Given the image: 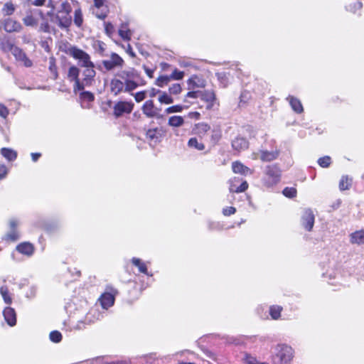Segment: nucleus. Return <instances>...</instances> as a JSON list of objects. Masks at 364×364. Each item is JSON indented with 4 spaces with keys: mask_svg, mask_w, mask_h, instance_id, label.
Segmentation results:
<instances>
[{
    "mask_svg": "<svg viewBox=\"0 0 364 364\" xmlns=\"http://www.w3.org/2000/svg\"><path fill=\"white\" fill-rule=\"evenodd\" d=\"M283 194L288 198H294L296 195V191L294 188L287 187L283 190Z\"/></svg>",
    "mask_w": 364,
    "mask_h": 364,
    "instance_id": "obj_46",
    "label": "nucleus"
},
{
    "mask_svg": "<svg viewBox=\"0 0 364 364\" xmlns=\"http://www.w3.org/2000/svg\"><path fill=\"white\" fill-rule=\"evenodd\" d=\"M158 100H159V102H161V104L168 105V104H171L173 102V99L169 95H168L166 92H162V91L160 93V95H159Z\"/></svg>",
    "mask_w": 364,
    "mask_h": 364,
    "instance_id": "obj_37",
    "label": "nucleus"
},
{
    "mask_svg": "<svg viewBox=\"0 0 364 364\" xmlns=\"http://www.w3.org/2000/svg\"><path fill=\"white\" fill-rule=\"evenodd\" d=\"M15 11L14 5L11 2H7L4 5L2 12L6 16H11Z\"/></svg>",
    "mask_w": 364,
    "mask_h": 364,
    "instance_id": "obj_40",
    "label": "nucleus"
},
{
    "mask_svg": "<svg viewBox=\"0 0 364 364\" xmlns=\"http://www.w3.org/2000/svg\"><path fill=\"white\" fill-rule=\"evenodd\" d=\"M1 153L4 158L10 161H14L17 157V153L11 149L2 148Z\"/></svg>",
    "mask_w": 364,
    "mask_h": 364,
    "instance_id": "obj_28",
    "label": "nucleus"
},
{
    "mask_svg": "<svg viewBox=\"0 0 364 364\" xmlns=\"http://www.w3.org/2000/svg\"><path fill=\"white\" fill-rule=\"evenodd\" d=\"M116 77L122 80L125 92H131L139 86L136 80L139 77V74L134 68L120 70L116 74Z\"/></svg>",
    "mask_w": 364,
    "mask_h": 364,
    "instance_id": "obj_3",
    "label": "nucleus"
},
{
    "mask_svg": "<svg viewBox=\"0 0 364 364\" xmlns=\"http://www.w3.org/2000/svg\"><path fill=\"white\" fill-rule=\"evenodd\" d=\"M282 307L278 305L271 306L269 308V314L272 319L277 320L281 316Z\"/></svg>",
    "mask_w": 364,
    "mask_h": 364,
    "instance_id": "obj_32",
    "label": "nucleus"
},
{
    "mask_svg": "<svg viewBox=\"0 0 364 364\" xmlns=\"http://www.w3.org/2000/svg\"><path fill=\"white\" fill-rule=\"evenodd\" d=\"M1 23L4 29L8 33L18 32L22 28L19 22L10 18L5 19Z\"/></svg>",
    "mask_w": 364,
    "mask_h": 364,
    "instance_id": "obj_13",
    "label": "nucleus"
},
{
    "mask_svg": "<svg viewBox=\"0 0 364 364\" xmlns=\"http://www.w3.org/2000/svg\"><path fill=\"white\" fill-rule=\"evenodd\" d=\"M146 138L155 143L159 141L160 134L156 129H149L146 132Z\"/></svg>",
    "mask_w": 364,
    "mask_h": 364,
    "instance_id": "obj_33",
    "label": "nucleus"
},
{
    "mask_svg": "<svg viewBox=\"0 0 364 364\" xmlns=\"http://www.w3.org/2000/svg\"><path fill=\"white\" fill-rule=\"evenodd\" d=\"M189 147L195 148L197 150L202 151L205 149L203 144L200 143L196 137L191 138L188 141Z\"/></svg>",
    "mask_w": 364,
    "mask_h": 364,
    "instance_id": "obj_35",
    "label": "nucleus"
},
{
    "mask_svg": "<svg viewBox=\"0 0 364 364\" xmlns=\"http://www.w3.org/2000/svg\"><path fill=\"white\" fill-rule=\"evenodd\" d=\"M161 91L160 90H156L154 88L151 89V90L149 92V96L151 97H155L157 94H160Z\"/></svg>",
    "mask_w": 364,
    "mask_h": 364,
    "instance_id": "obj_61",
    "label": "nucleus"
},
{
    "mask_svg": "<svg viewBox=\"0 0 364 364\" xmlns=\"http://www.w3.org/2000/svg\"><path fill=\"white\" fill-rule=\"evenodd\" d=\"M67 53L77 60L78 65L80 67L91 66L93 62L90 59V56L83 50L78 48L76 46H70L68 48Z\"/></svg>",
    "mask_w": 364,
    "mask_h": 364,
    "instance_id": "obj_4",
    "label": "nucleus"
},
{
    "mask_svg": "<svg viewBox=\"0 0 364 364\" xmlns=\"http://www.w3.org/2000/svg\"><path fill=\"white\" fill-rule=\"evenodd\" d=\"M104 4L103 0H95V5L97 8H100Z\"/></svg>",
    "mask_w": 364,
    "mask_h": 364,
    "instance_id": "obj_64",
    "label": "nucleus"
},
{
    "mask_svg": "<svg viewBox=\"0 0 364 364\" xmlns=\"http://www.w3.org/2000/svg\"><path fill=\"white\" fill-rule=\"evenodd\" d=\"M350 242L358 245L364 244V230H358L350 235Z\"/></svg>",
    "mask_w": 364,
    "mask_h": 364,
    "instance_id": "obj_23",
    "label": "nucleus"
},
{
    "mask_svg": "<svg viewBox=\"0 0 364 364\" xmlns=\"http://www.w3.org/2000/svg\"><path fill=\"white\" fill-rule=\"evenodd\" d=\"M40 30L45 33L50 32V26L48 22H43L40 26Z\"/></svg>",
    "mask_w": 364,
    "mask_h": 364,
    "instance_id": "obj_57",
    "label": "nucleus"
},
{
    "mask_svg": "<svg viewBox=\"0 0 364 364\" xmlns=\"http://www.w3.org/2000/svg\"><path fill=\"white\" fill-rule=\"evenodd\" d=\"M9 112L7 107H6L4 105L0 104V117L6 119L9 114Z\"/></svg>",
    "mask_w": 364,
    "mask_h": 364,
    "instance_id": "obj_54",
    "label": "nucleus"
},
{
    "mask_svg": "<svg viewBox=\"0 0 364 364\" xmlns=\"http://www.w3.org/2000/svg\"><path fill=\"white\" fill-rule=\"evenodd\" d=\"M232 168L234 173H240L244 176L252 173V171L250 168H249L247 166H245L240 161L233 162L232 164Z\"/></svg>",
    "mask_w": 364,
    "mask_h": 364,
    "instance_id": "obj_20",
    "label": "nucleus"
},
{
    "mask_svg": "<svg viewBox=\"0 0 364 364\" xmlns=\"http://www.w3.org/2000/svg\"><path fill=\"white\" fill-rule=\"evenodd\" d=\"M246 362L247 364H268L265 362H262V363L257 362L255 358L251 357V356H248L246 358Z\"/></svg>",
    "mask_w": 364,
    "mask_h": 364,
    "instance_id": "obj_56",
    "label": "nucleus"
},
{
    "mask_svg": "<svg viewBox=\"0 0 364 364\" xmlns=\"http://www.w3.org/2000/svg\"><path fill=\"white\" fill-rule=\"evenodd\" d=\"M210 127L206 123H198L196 125L195 132L197 134L203 135L209 131Z\"/></svg>",
    "mask_w": 364,
    "mask_h": 364,
    "instance_id": "obj_34",
    "label": "nucleus"
},
{
    "mask_svg": "<svg viewBox=\"0 0 364 364\" xmlns=\"http://www.w3.org/2000/svg\"><path fill=\"white\" fill-rule=\"evenodd\" d=\"M31 156L33 161L36 162L41 157V154L40 153H31Z\"/></svg>",
    "mask_w": 364,
    "mask_h": 364,
    "instance_id": "obj_62",
    "label": "nucleus"
},
{
    "mask_svg": "<svg viewBox=\"0 0 364 364\" xmlns=\"http://www.w3.org/2000/svg\"><path fill=\"white\" fill-rule=\"evenodd\" d=\"M352 185V178L348 176H343L339 182V189L341 191L348 190Z\"/></svg>",
    "mask_w": 364,
    "mask_h": 364,
    "instance_id": "obj_30",
    "label": "nucleus"
},
{
    "mask_svg": "<svg viewBox=\"0 0 364 364\" xmlns=\"http://www.w3.org/2000/svg\"><path fill=\"white\" fill-rule=\"evenodd\" d=\"M82 95L84 98L87 99L88 101H93L94 100V95L92 93L90 92H83L82 93Z\"/></svg>",
    "mask_w": 364,
    "mask_h": 364,
    "instance_id": "obj_58",
    "label": "nucleus"
},
{
    "mask_svg": "<svg viewBox=\"0 0 364 364\" xmlns=\"http://www.w3.org/2000/svg\"><path fill=\"white\" fill-rule=\"evenodd\" d=\"M331 163V159L330 156H326L320 158V166L326 168L329 166Z\"/></svg>",
    "mask_w": 364,
    "mask_h": 364,
    "instance_id": "obj_50",
    "label": "nucleus"
},
{
    "mask_svg": "<svg viewBox=\"0 0 364 364\" xmlns=\"http://www.w3.org/2000/svg\"><path fill=\"white\" fill-rule=\"evenodd\" d=\"M84 68L85 69L82 72L83 78L82 81H80V85L82 87V90L85 86H90L92 85L96 75V72L94 70V63L92 64L91 66L89 65L87 67H84Z\"/></svg>",
    "mask_w": 364,
    "mask_h": 364,
    "instance_id": "obj_8",
    "label": "nucleus"
},
{
    "mask_svg": "<svg viewBox=\"0 0 364 364\" xmlns=\"http://www.w3.org/2000/svg\"><path fill=\"white\" fill-rule=\"evenodd\" d=\"M20 224L18 219L12 218L9 220V230L4 236L3 239L6 241L14 242L19 239L20 235L16 228Z\"/></svg>",
    "mask_w": 364,
    "mask_h": 364,
    "instance_id": "obj_5",
    "label": "nucleus"
},
{
    "mask_svg": "<svg viewBox=\"0 0 364 364\" xmlns=\"http://www.w3.org/2000/svg\"><path fill=\"white\" fill-rule=\"evenodd\" d=\"M132 263L133 265L136 267L139 272L146 274L148 276H152L151 274H149L146 264L141 259L137 257H133L132 259Z\"/></svg>",
    "mask_w": 364,
    "mask_h": 364,
    "instance_id": "obj_24",
    "label": "nucleus"
},
{
    "mask_svg": "<svg viewBox=\"0 0 364 364\" xmlns=\"http://www.w3.org/2000/svg\"><path fill=\"white\" fill-rule=\"evenodd\" d=\"M200 100L206 103V109H212L216 102V96L213 90H203L200 94Z\"/></svg>",
    "mask_w": 364,
    "mask_h": 364,
    "instance_id": "obj_11",
    "label": "nucleus"
},
{
    "mask_svg": "<svg viewBox=\"0 0 364 364\" xmlns=\"http://www.w3.org/2000/svg\"><path fill=\"white\" fill-rule=\"evenodd\" d=\"M80 69L75 65L70 67L68 70V78L75 82L74 90H82V87L80 85V81L79 80Z\"/></svg>",
    "mask_w": 364,
    "mask_h": 364,
    "instance_id": "obj_12",
    "label": "nucleus"
},
{
    "mask_svg": "<svg viewBox=\"0 0 364 364\" xmlns=\"http://www.w3.org/2000/svg\"><path fill=\"white\" fill-rule=\"evenodd\" d=\"M16 250L28 257L31 256L34 252V247L30 242H21L16 246Z\"/></svg>",
    "mask_w": 364,
    "mask_h": 364,
    "instance_id": "obj_19",
    "label": "nucleus"
},
{
    "mask_svg": "<svg viewBox=\"0 0 364 364\" xmlns=\"http://www.w3.org/2000/svg\"><path fill=\"white\" fill-rule=\"evenodd\" d=\"M11 53L15 59L22 63L25 67L30 68L32 66V61L27 57L26 54L21 48L16 46L15 48H13Z\"/></svg>",
    "mask_w": 364,
    "mask_h": 364,
    "instance_id": "obj_10",
    "label": "nucleus"
},
{
    "mask_svg": "<svg viewBox=\"0 0 364 364\" xmlns=\"http://www.w3.org/2000/svg\"><path fill=\"white\" fill-rule=\"evenodd\" d=\"M282 170L277 164L267 165L263 169L262 185L266 188H272L280 182Z\"/></svg>",
    "mask_w": 364,
    "mask_h": 364,
    "instance_id": "obj_1",
    "label": "nucleus"
},
{
    "mask_svg": "<svg viewBox=\"0 0 364 364\" xmlns=\"http://www.w3.org/2000/svg\"><path fill=\"white\" fill-rule=\"evenodd\" d=\"M191 91L188 92L186 95V98H200V94L202 90H197L194 91V90H191Z\"/></svg>",
    "mask_w": 364,
    "mask_h": 364,
    "instance_id": "obj_49",
    "label": "nucleus"
},
{
    "mask_svg": "<svg viewBox=\"0 0 364 364\" xmlns=\"http://www.w3.org/2000/svg\"><path fill=\"white\" fill-rule=\"evenodd\" d=\"M236 212V208L232 206L225 207L223 209V214L225 216H230L231 215L235 214Z\"/></svg>",
    "mask_w": 364,
    "mask_h": 364,
    "instance_id": "obj_53",
    "label": "nucleus"
},
{
    "mask_svg": "<svg viewBox=\"0 0 364 364\" xmlns=\"http://www.w3.org/2000/svg\"><path fill=\"white\" fill-rule=\"evenodd\" d=\"M83 18L82 14L80 9H77L75 11L74 14V23L77 27H80L82 24Z\"/></svg>",
    "mask_w": 364,
    "mask_h": 364,
    "instance_id": "obj_38",
    "label": "nucleus"
},
{
    "mask_svg": "<svg viewBox=\"0 0 364 364\" xmlns=\"http://www.w3.org/2000/svg\"><path fill=\"white\" fill-rule=\"evenodd\" d=\"M100 301L102 305V307L104 309H107L109 307L112 306L114 304V297L110 293H105L101 296Z\"/></svg>",
    "mask_w": 364,
    "mask_h": 364,
    "instance_id": "obj_21",
    "label": "nucleus"
},
{
    "mask_svg": "<svg viewBox=\"0 0 364 364\" xmlns=\"http://www.w3.org/2000/svg\"><path fill=\"white\" fill-rule=\"evenodd\" d=\"M60 7H61L60 11L65 13V15H69L70 13L72 11L71 6L68 1L63 2L61 4Z\"/></svg>",
    "mask_w": 364,
    "mask_h": 364,
    "instance_id": "obj_48",
    "label": "nucleus"
},
{
    "mask_svg": "<svg viewBox=\"0 0 364 364\" xmlns=\"http://www.w3.org/2000/svg\"><path fill=\"white\" fill-rule=\"evenodd\" d=\"M171 81L169 75H161L156 80V85L160 87H163Z\"/></svg>",
    "mask_w": 364,
    "mask_h": 364,
    "instance_id": "obj_39",
    "label": "nucleus"
},
{
    "mask_svg": "<svg viewBox=\"0 0 364 364\" xmlns=\"http://www.w3.org/2000/svg\"><path fill=\"white\" fill-rule=\"evenodd\" d=\"M142 112L149 118H152L156 116L158 114V109L154 106V102L151 100H146L142 107Z\"/></svg>",
    "mask_w": 364,
    "mask_h": 364,
    "instance_id": "obj_14",
    "label": "nucleus"
},
{
    "mask_svg": "<svg viewBox=\"0 0 364 364\" xmlns=\"http://www.w3.org/2000/svg\"><path fill=\"white\" fill-rule=\"evenodd\" d=\"M23 23L27 26H35L37 25L36 19L31 15L26 16L23 18Z\"/></svg>",
    "mask_w": 364,
    "mask_h": 364,
    "instance_id": "obj_43",
    "label": "nucleus"
},
{
    "mask_svg": "<svg viewBox=\"0 0 364 364\" xmlns=\"http://www.w3.org/2000/svg\"><path fill=\"white\" fill-rule=\"evenodd\" d=\"M49 338L53 343H59L62 340V334L58 331H53L49 334Z\"/></svg>",
    "mask_w": 364,
    "mask_h": 364,
    "instance_id": "obj_42",
    "label": "nucleus"
},
{
    "mask_svg": "<svg viewBox=\"0 0 364 364\" xmlns=\"http://www.w3.org/2000/svg\"><path fill=\"white\" fill-rule=\"evenodd\" d=\"M36 287L35 286H31L29 287L28 291H27L26 296L27 298L31 299L36 296Z\"/></svg>",
    "mask_w": 364,
    "mask_h": 364,
    "instance_id": "obj_55",
    "label": "nucleus"
},
{
    "mask_svg": "<svg viewBox=\"0 0 364 364\" xmlns=\"http://www.w3.org/2000/svg\"><path fill=\"white\" fill-rule=\"evenodd\" d=\"M183 109V107L182 105H173V106L168 107L165 112L167 114H171V113H174V112H182Z\"/></svg>",
    "mask_w": 364,
    "mask_h": 364,
    "instance_id": "obj_47",
    "label": "nucleus"
},
{
    "mask_svg": "<svg viewBox=\"0 0 364 364\" xmlns=\"http://www.w3.org/2000/svg\"><path fill=\"white\" fill-rule=\"evenodd\" d=\"M279 156V151L259 150V159L264 162H269L277 159Z\"/></svg>",
    "mask_w": 364,
    "mask_h": 364,
    "instance_id": "obj_18",
    "label": "nucleus"
},
{
    "mask_svg": "<svg viewBox=\"0 0 364 364\" xmlns=\"http://www.w3.org/2000/svg\"><path fill=\"white\" fill-rule=\"evenodd\" d=\"M314 223V215L311 210H305L302 215V225L307 230H311Z\"/></svg>",
    "mask_w": 364,
    "mask_h": 364,
    "instance_id": "obj_16",
    "label": "nucleus"
},
{
    "mask_svg": "<svg viewBox=\"0 0 364 364\" xmlns=\"http://www.w3.org/2000/svg\"><path fill=\"white\" fill-rule=\"evenodd\" d=\"M144 70L146 73V74L150 77V78H152L153 77V74H154V70L153 69H151V68H149L147 67H146L145 65H144Z\"/></svg>",
    "mask_w": 364,
    "mask_h": 364,
    "instance_id": "obj_60",
    "label": "nucleus"
},
{
    "mask_svg": "<svg viewBox=\"0 0 364 364\" xmlns=\"http://www.w3.org/2000/svg\"><path fill=\"white\" fill-rule=\"evenodd\" d=\"M292 109L296 113H301L303 112V106L300 100L293 96H289L287 98Z\"/></svg>",
    "mask_w": 364,
    "mask_h": 364,
    "instance_id": "obj_25",
    "label": "nucleus"
},
{
    "mask_svg": "<svg viewBox=\"0 0 364 364\" xmlns=\"http://www.w3.org/2000/svg\"><path fill=\"white\" fill-rule=\"evenodd\" d=\"M3 316L5 321L10 326H14L16 324V314L14 309L7 306L3 311Z\"/></svg>",
    "mask_w": 364,
    "mask_h": 364,
    "instance_id": "obj_15",
    "label": "nucleus"
},
{
    "mask_svg": "<svg viewBox=\"0 0 364 364\" xmlns=\"http://www.w3.org/2000/svg\"><path fill=\"white\" fill-rule=\"evenodd\" d=\"M49 70L53 74L54 78L56 79L58 77L57 68L53 58L50 59L49 62Z\"/></svg>",
    "mask_w": 364,
    "mask_h": 364,
    "instance_id": "obj_51",
    "label": "nucleus"
},
{
    "mask_svg": "<svg viewBox=\"0 0 364 364\" xmlns=\"http://www.w3.org/2000/svg\"><path fill=\"white\" fill-rule=\"evenodd\" d=\"M56 20L58 26L62 28H67L71 24V16L65 15V16H56Z\"/></svg>",
    "mask_w": 364,
    "mask_h": 364,
    "instance_id": "obj_29",
    "label": "nucleus"
},
{
    "mask_svg": "<svg viewBox=\"0 0 364 364\" xmlns=\"http://www.w3.org/2000/svg\"><path fill=\"white\" fill-rule=\"evenodd\" d=\"M0 47L4 51H11L16 46H14L9 40H2L0 43Z\"/></svg>",
    "mask_w": 364,
    "mask_h": 364,
    "instance_id": "obj_41",
    "label": "nucleus"
},
{
    "mask_svg": "<svg viewBox=\"0 0 364 364\" xmlns=\"http://www.w3.org/2000/svg\"><path fill=\"white\" fill-rule=\"evenodd\" d=\"M46 0H35L33 3L34 6H41L45 4Z\"/></svg>",
    "mask_w": 364,
    "mask_h": 364,
    "instance_id": "obj_63",
    "label": "nucleus"
},
{
    "mask_svg": "<svg viewBox=\"0 0 364 364\" xmlns=\"http://www.w3.org/2000/svg\"><path fill=\"white\" fill-rule=\"evenodd\" d=\"M133 108L134 103L131 102L119 101L117 102L113 107L114 114L116 117H119L124 113H131Z\"/></svg>",
    "mask_w": 364,
    "mask_h": 364,
    "instance_id": "obj_7",
    "label": "nucleus"
},
{
    "mask_svg": "<svg viewBox=\"0 0 364 364\" xmlns=\"http://www.w3.org/2000/svg\"><path fill=\"white\" fill-rule=\"evenodd\" d=\"M248 188V183L246 181H242L239 177H234L230 180L229 190L232 193H242Z\"/></svg>",
    "mask_w": 364,
    "mask_h": 364,
    "instance_id": "obj_9",
    "label": "nucleus"
},
{
    "mask_svg": "<svg viewBox=\"0 0 364 364\" xmlns=\"http://www.w3.org/2000/svg\"><path fill=\"white\" fill-rule=\"evenodd\" d=\"M184 123V119L181 116H172L168 119V125L173 127H179Z\"/></svg>",
    "mask_w": 364,
    "mask_h": 364,
    "instance_id": "obj_31",
    "label": "nucleus"
},
{
    "mask_svg": "<svg viewBox=\"0 0 364 364\" xmlns=\"http://www.w3.org/2000/svg\"><path fill=\"white\" fill-rule=\"evenodd\" d=\"M294 357L293 348L287 344H277L272 351L274 364H288Z\"/></svg>",
    "mask_w": 364,
    "mask_h": 364,
    "instance_id": "obj_2",
    "label": "nucleus"
},
{
    "mask_svg": "<svg viewBox=\"0 0 364 364\" xmlns=\"http://www.w3.org/2000/svg\"><path fill=\"white\" fill-rule=\"evenodd\" d=\"M124 63V60L115 53H111L109 59L102 61V64L107 71H111L116 68H122Z\"/></svg>",
    "mask_w": 364,
    "mask_h": 364,
    "instance_id": "obj_6",
    "label": "nucleus"
},
{
    "mask_svg": "<svg viewBox=\"0 0 364 364\" xmlns=\"http://www.w3.org/2000/svg\"><path fill=\"white\" fill-rule=\"evenodd\" d=\"M146 91H141V92H138L135 93L134 95V94H132V95H134L136 102H140L146 98Z\"/></svg>",
    "mask_w": 364,
    "mask_h": 364,
    "instance_id": "obj_52",
    "label": "nucleus"
},
{
    "mask_svg": "<svg viewBox=\"0 0 364 364\" xmlns=\"http://www.w3.org/2000/svg\"><path fill=\"white\" fill-rule=\"evenodd\" d=\"M119 36L126 41H129L131 38V31L127 28L126 25H122L119 30Z\"/></svg>",
    "mask_w": 364,
    "mask_h": 364,
    "instance_id": "obj_36",
    "label": "nucleus"
},
{
    "mask_svg": "<svg viewBox=\"0 0 364 364\" xmlns=\"http://www.w3.org/2000/svg\"><path fill=\"white\" fill-rule=\"evenodd\" d=\"M168 90L171 95H178L181 93L182 88L180 84L175 83L169 87Z\"/></svg>",
    "mask_w": 364,
    "mask_h": 364,
    "instance_id": "obj_45",
    "label": "nucleus"
},
{
    "mask_svg": "<svg viewBox=\"0 0 364 364\" xmlns=\"http://www.w3.org/2000/svg\"><path fill=\"white\" fill-rule=\"evenodd\" d=\"M7 173V168L5 166H0V179L4 178Z\"/></svg>",
    "mask_w": 364,
    "mask_h": 364,
    "instance_id": "obj_59",
    "label": "nucleus"
},
{
    "mask_svg": "<svg viewBox=\"0 0 364 364\" xmlns=\"http://www.w3.org/2000/svg\"><path fill=\"white\" fill-rule=\"evenodd\" d=\"M0 294L6 304H11L13 301L12 296L6 285H3L0 287Z\"/></svg>",
    "mask_w": 364,
    "mask_h": 364,
    "instance_id": "obj_27",
    "label": "nucleus"
},
{
    "mask_svg": "<svg viewBox=\"0 0 364 364\" xmlns=\"http://www.w3.org/2000/svg\"><path fill=\"white\" fill-rule=\"evenodd\" d=\"M184 77V72L180 71L178 69H174V70L172 72V73L169 75V77L171 80H180L183 79Z\"/></svg>",
    "mask_w": 364,
    "mask_h": 364,
    "instance_id": "obj_44",
    "label": "nucleus"
},
{
    "mask_svg": "<svg viewBox=\"0 0 364 364\" xmlns=\"http://www.w3.org/2000/svg\"><path fill=\"white\" fill-rule=\"evenodd\" d=\"M188 89L195 90L197 87H204L205 83L203 81L199 80L197 76H193L187 81Z\"/></svg>",
    "mask_w": 364,
    "mask_h": 364,
    "instance_id": "obj_26",
    "label": "nucleus"
},
{
    "mask_svg": "<svg viewBox=\"0 0 364 364\" xmlns=\"http://www.w3.org/2000/svg\"><path fill=\"white\" fill-rule=\"evenodd\" d=\"M109 89L112 94L114 96L118 95L122 92H124V84H122V80L119 78L114 77L111 80L109 84Z\"/></svg>",
    "mask_w": 364,
    "mask_h": 364,
    "instance_id": "obj_17",
    "label": "nucleus"
},
{
    "mask_svg": "<svg viewBox=\"0 0 364 364\" xmlns=\"http://www.w3.org/2000/svg\"><path fill=\"white\" fill-rule=\"evenodd\" d=\"M249 143L244 137H237L232 142V146L235 150L242 151L248 148Z\"/></svg>",
    "mask_w": 364,
    "mask_h": 364,
    "instance_id": "obj_22",
    "label": "nucleus"
}]
</instances>
